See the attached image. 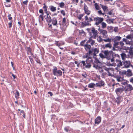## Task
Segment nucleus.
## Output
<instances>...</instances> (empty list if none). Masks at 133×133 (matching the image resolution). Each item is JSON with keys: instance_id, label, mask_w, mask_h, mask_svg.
Here are the masks:
<instances>
[{"instance_id": "f257e3e1", "label": "nucleus", "mask_w": 133, "mask_h": 133, "mask_svg": "<svg viewBox=\"0 0 133 133\" xmlns=\"http://www.w3.org/2000/svg\"><path fill=\"white\" fill-rule=\"evenodd\" d=\"M98 31L96 30L95 28L93 27L91 29V31L89 33L91 36V38L93 37L94 39L96 38V37L98 36Z\"/></svg>"}, {"instance_id": "f03ea898", "label": "nucleus", "mask_w": 133, "mask_h": 133, "mask_svg": "<svg viewBox=\"0 0 133 133\" xmlns=\"http://www.w3.org/2000/svg\"><path fill=\"white\" fill-rule=\"evenodd\" d=\"M53 75L55 76H61L62 75V72L60 70H58L56 67H54L52 70Z\"/></svg>"}, {"instance_id": "7ed1b4c3", "label": "nucleus", "mask_w": 133, "mask_h": 133, "mask_svg": "<svg viewBox=\"0 0 133 133\" xmlns=\"http://www.w3.org/2000/svg\"><path fill=\"white\" fill-rule=\"evenodd\" d=\"M121 37L120 36H116L113 39H112V40L114 42V46L116 47L117 45H119V42L118 41H119L121 39Z\"/></svg>"}, {"instance_id": "20e7f679", "label": "nucleus", "mask_w": 133, "mask_h": 133, "mask_svg": "<svg viewBox=\"0 0 133 133\" xmlns=\"http://www.w3.org/2000/svg\"><path fill=\"white\" fill-rule=\"evenodd\" d=\"M84 48L87 51L89 52V54H91L92 52L93 49L91 48V46L86 44L84 45Z\"/></svg>"}, {"instance_id": "39448f33", "label": "nucleus", "mask_w": 133, "mask_h": 133, "mask_svg": "<svg viewBox=\"0 0 133 133\" xmlns=\"http://www.w3.org/2000/svg\"><path fill=\"white\" fill-rule=\"evenodd\" d=\"M107 65L109 66H115L116 65V64L115 62L114 59H111L110 57V59H107Z\"/></svg>"}, {"instance_id": "423d86ee", "label": "nucleus", "mask_w": 133, "mask_h": 133, "mask_svg": "<svg viewBox=\"0 0 133 133\" xmlns=\"http://www.w3.org/2000/svg\"><path fill=\"white\" fill-rule=\"evenodd\" d=\"M103 53L104 54L105 58H106L107 59H110V57L111 54V51H109L108 50H106L103 52Z\"/></svg>"}, {"instance_id": "0eeeda50", "label": "nucleus", "mask_w": 133, "mask_h": 133, "mask_svg": "<svg viewBox=\"0 0 133 133\" xmlns=\"http://www.w3.org/2000/svg\"><path fill=\"white\" fill-rule=\"evenodd\" d=\"M124 90L125 93L127 91H131L133 90V88L130 84H127L124 88Z\"/></svg>"}, {"instance_id": "6e6552de", "label": "nucleus", "mask_w": 133, "mask_h": 133, "mask_svg": "<svg viewBox=\"0 0 133 133\" xmlns=\"http://www.w3.org/2000/svg\"><path fill=\"white\" fill-rule=\"evenodd\" d=\"M104 19L103 18L96 17L94 18V20L96 21L95 24L98 25L100 23H101L103 21Z\"/></svg>"}, {"instance_id": "1a4fd4ad", "label": "nucleus", "mask_w": 133, "mask_h": 133, "mask_svg": "<svg viewBox=\"0 0 133 133\" xmlns=\"http://www.w3.org/2000/svg\"><path fill=\"white\" fill-rule=\"evenodd\" d=\"M98 30L100 33L104 36V37L105 38L107 36V32L106 30L100 29V28L98 29Z\"/></svg>"}, {"instance_id": "9d476101", "label": "nucleus", "mask_w": 133, "mask_h": 133, "mask_svg": "<svg viewBox=\"0 0 133 133\" xmlns=\"http://www.w3.org/2000/svg\"><path fill=\"white\" fill-rule=\"evenodd\" d=\"M124 90L123 87L122 88H119L116 89L115 91L117 94H121Z\"/></svg>"}, {"instance_id": "9b49d317", "label": "nucleus", "mask_w": 133, "mask_h": 133, "mask_svg": "<svg viewBox=\"0 0 133 133\" xmlns=\"http://www.w3.org/2000/svg\"><path fill=\"white\" fill-rule=\"evenodd\" d=\"M93 67L95 68L96 69L98 70L101 73L103 72V69L101 66L98 65H96L94 64L93 66Z\"/></svg>"}, {"instance_id": "f8f14e48", "label": "nucleus", "mask_w": 133, "mask_h": 133, "mask_svg": "<svg viewBox=\"0 0 133 133\" xmlns=\"http://www.w3.org/2000/svg\"><path fill=\"white\" fill-rule=\"evenodd\" d=\"M130 64L131 63L130 61H124L123 63L124 67L126 68L129 67Z\"/></svg>"}, {"instance_id": "ddd939ff", "label": "nucleus", "mask_w": 133, "mask_h": 133, "mask_svg": "<svg viewBox=\"0 0 133 133\" xmlns=\"http://www.w3.org/2000/svg\"><path fill=\"white\" fill-rule=\"evenodd\" d=\"M115 61L117 63V64H116V65L118 67L120 68L121 66H122L123 64L121 61L119 60L118 59H116Z\"/></svg>"}, {"instance_id": "4468645a", "label": "nucleus", "mask_w": 133, "mask_h": 133, "mask_svg": "<svg viewBox=\"0 0 133 133\" xmlns=\"http://www.w3.org/2000/svg\"><path fill=\"white\" fill-rule=\"evenodd\" d=\"M84 8L85 13L88 15H89L90 14V11L89 10L87 6L85 4H84Z\"/></svg>"}, {"instance_id": "2eb2a0df", "label": "nucleus", "mask_w": 133, "mask_h": 133, "mask_svg": "<svg viewBox=\"0 0 133 133\" xmlns=\"http://www.w3.org/2000/svg\"><path fill=\"white\" fill-rule=\"evenodd\" d=\"M51 22L52 24L54 26H57V18L55 17H54L52 19Z\"/></svg>"}, {"instance_id": "dca6fc26", "label": "nucleus", "mask_w": 133, "mask_h": 133, "mask_svg": "<svg viewBox=\"0 0 133 133\" xmlns=\"http://www.w3.org/2000/svg\"><path fill=\"white\" fill-rule=\"evenodd\" d=\"M47 14V17L45 18L46 21L50 23L51 22L52 19L50 15H49V13L46 14Z\"/></svg>"}, {"instance_id": "f3484780", "label": "nucleus", "mask_w": 133, "mask_h": 133, "mask_svg": "<svg viewBox=\"0 0 133 133\" xmlns=\"http://www.w3.org/2000/svg\"><path fill=\"white\" fill-rule=\"evenodd\" d=\"M94 62L96 64H95L96 65H98L99 66L101 65V63L97 58H95Z\"/></svg>"}, {"instance_id": "a211bd4d", "label": "nucleus", "mask_w": 133, "mask_h": 133, "mask_svg": "<svg viewBox=\"0 0 133 133\" xmlns=\"http://www.w3.org/2000/svg\"><path fill=\"white\" fill-rule=\"evenodd\" d=\"M127 75L128 77H130L132 76L133 74L132 73L131 70L130 69L127 70Z\"/></svg>"}, {"instance_id": "6ab92c4d", "label": "nucleus", "mask_w": 133, "mask_h": 133, "mask_svg": "<svg viewBox=\"0 0 133 133\" xmlns=\"http://www.w3.org/2000/svg\"><path fill=\"white\" fill-rule=\"evenodd\" d=\"M91 38H92L90 37L89 38V40L87 41V42L86 43L87 44H88V43H90V42H91L90 44L91 45H93L94 44L95 41L94 40H92Z\"/></svg>"}, {"instance_id": "aec40b11", "label": "nucleus", "mask_w": 133, "mask_h": 133, "mask_svg": "<svg viewBox=\"0 0 133 133\" xmlns=\"http://www.w3.org/2000/svg\"><path fill=\"white\" fill-rule=\"evenodd\" d=\"M93 51L94 52L93 54L94 56H96V54L98 53L99 50L98 48H95L93 49L92 52Z\"/></svg>"}, {"instance_id": "412c9836", "label": "nucleus", "mask_w": 133, "mask_h": 133, "mask_svg": "<svg viewBox=\"0 0 133 133\" xmlns=\"http://www.w3.org/2000/svg\"><path fill=\"white\" fill-rule=\"evenodd\" d=\"M101 121V118L100 117H97L95 119V123L97 124H98Z\"/></svg>"}, {"instance_id": "4be33fe9", "label": "nucleus", "mask_w": 133, "mask_h": 133, "mask_svg": "<svg viewBox=\"0 0 133 133\" xmlns=\"http://www.w3.org/2000/svg\"><path fill=\"white\" fill-rule=\"evenodd\" d=\"M112 46L111 44L110 43H109L103 45L104 48H109L110 49L111 48Z\"/></svg>"}, {"instance_id": "5701e85b", "label": "nucleus", "mask_w": 133, "mask_h": 133, "mask_svg": "<svg viewBox=\"0 0 133 133\" xmlns=\"http://www.w3.org/2000/svg\"><path fill=\"white\" fill-rule=\"evenodd\" d=\"M116 78L118 82H121L124 78L123 77H121L120 76H117L116 77Z\"/></svg>"}, {"instance_id": "b1692460", "label": "nucleus", "mask_w": 133, "mask_h": 133, "mask_svg": "<svg viewBox=\"0 0 133 133\" xmlns=\"http://www.w3.org/2000/svg\"><path fill=\"white\" fill-rule=\"evenodd\" d=\"M100 5L104 12H105L108 9V7L101 4H100Z\"/></svg>"}, {"instance_id": "393cba45", "label": "nucleus", "mask_w": 133, "mask_h": 133, "mask_svg": "<svg viewBox=\"0 0 133 133\" xmlns=\"http://www.w3.org/2000/svg\"><path fill=\"white\" fill-rule=\"evenodd\" d=\"M127 71L125 70H122L119 71V74L120 75L123 76L127 74Z\"/></svg>"}, {"instance_id": "a878e982", "label": "nucleus", "mask_w": 133, "mask_h": 133, "mask_svg": "<svg viewBox=\"0 0 133 133\" xmlns=\"http://www.w3.org/2000/svg\"><path fill=\"white\" fill-rule=\"evenodd\" d=\"M129 81L127 80L124 79L123 78L122 81H121V84L123 85H127Z\"/></svg>"}, {"instance_id": "bb28decb", "label": "nucleus", "mask_w": 133, "mask_h": 133, "mask_svg": "<svg viewBox=\"0 0 133 133\" xmlns=\"http://www.w3.org/2000/svg\"><path fill=\"white\" fill-rule=\"evenodd\" d=\"M92 57H89L88 59L86 60V62L90 63L92 62L93 60L92 59Z\"/></svg>"}, {"instance_id": "cd10ccee", "label": "nucleus", "mask_w": 133, "mask_h": 133, "mask_svg": "<svg viewBox=\"0 0 133 133\" xmlns=\"http://www.w3.org/2000/svg\"><path fill=\"white\" fill-rule=\"evenodd\" d=\"M14 91L15 92V97L17 99L19 98V93L18 91L16 90Z\"/></svg>"}, {"instance_id": "c85d7f7f", "label": "nucleus", "mask_w": 133, "mask_h": 133, "mask_svg": "<svg viewBox=\"0 0 133 133\" xmlns=\"http://www.w3.org/2000/svg\"><path fill=\"white\" fill-rule=\"evenodd\" d=\"M95 86V84L94 83H91L89 84L88 85V87L89 88H93Z\"/></svg>"}, {"instance_id": "c756f323", "label": "nucleus", "mask_w": 133, "mask_h": 133, "mask_svg": "<svg viewBox=\"0 0 133 133\" xmlns=\"http://www.w3.org/2000/svg\"><path fill=\"white\" fill-rule=\"evenodd\" d=\"M114 20V19H108L106 20V21L107 22L109 23L110 24L111 23H113V21Z\"/></svg>"}, {"instance_id": "7c9ffc66", "label": "nucleus", "mask_w": 133, "mask_h": 133, "mask_svg": "<svg viewBox=\"0 0 133 133\" xmlns=\"http://www.w3.org/2000/svg\"><path fill=\"white\" fill-rule=\"evenodd\" d=\"M119 44L121 46L119 47L120 48L122 49H124L123 47L124 45V43L123 42V41H121L120 42H119Z\"/></svg>"}, {"instance_id": "2f4dec72", "label": "nucleus", "mask_w": 133, "mask_h": 133, "mask_svg": "<svg viewBox=\"0 0 133 133\" xmlns=\"http://www.w3.org/2000/svg\"><path fill=\"white\" fill-rule=\"evenodd\" d=\"M94 6L96 10H99L100 9L99 6L97 3H95L94 4Z\"/></svg>"}, {"instance_id": "473e14b6", "label": "nucleus", "mask_w": 133, "mask_h": 133, "mask_svg": "<svg viewBox=\"0 0 133 133\" xmlns=\"http://www.w3.org/2000/svg\"><path fill=\"white\" fill-rule=\"evenodd\" d=\"M87 65H86L85 67L86 68H90L91 66V65L90 64V63H89L88 62H86Z\"/></svg>"}, {"instance_id": "72a5a7b5", "label": "nucleus", "mask_w": 133, "mask_h": 133, "mask_svg": "<svg viewBox=\"0 0 133 133\" xmlns=\"http://www.w3.org/2000/svg\"><path fill=\"white\" fill-rule=\"evenodd\" d=\"M129 53L130 55L132 56H133V48H130Z\"/></svg>"}, {"instance_id": "f704fd0d", "label": "nucleus", "mask_w": 133, "mask_h": 133, "mask_svg": "<svg viewBox=\"0 0 133 133\" xmlns=\"http://www.w3.org/2000/svg\"><path fill=\"white\" fill-rule=\"evenodd\" d=\"M51 10L52 12H54L56 10V8L52 6L50 7Z\"/></svg>"}, {"instance_id": "c9c22d12", "label": "nucleus", "mask_w": 133, "mask_h": 133, "mask_svg": "<svg viewBox=\"0 0 133 133\" xmlns=\"http://www.w3.org/2000/svg\"><path fill=\"white\" fill-rule=\"evenodd\" d=\"M121 56L122 59L123 60H124L125 58L126 57V54L124 53H122L121 54Z\"/></svg>"}, {"instance_id": "e433bc0d", "label": "nucleus", "mask_w": 133, "mask_h": 133, "mask_svg": "<svg viewBox=\"0 0 133 133\" xmlns=\"http://www.w3.org/2000/svg\"><path fill=\"white\" fill-rule=\"evenodd\" d=\"M44 6L43 7V8L44 9V11L45 12L46 14L49 13L47 11V7L46 6L45 4L44 3Z\"/></svg>"}, {"instance_id": "4c0bfd02", "label": "nucleus", "mask_w": 133, "mask_h": 133, "mask_svg": "<svg viewBox=\"0 0 133 133\" xmlns=\"http://www.w3.org/2000/svg\"><path fill=\"white\" fill-rule=\"evenodd\" d=\"M57 4L59 5V6L62 8H63L65 5V4L63 2H62L59 3H57Z\"/></svg>"}, {"instance_id": "58836bf2", "label": "nucleus", "mask_w": 133, "mask_h": 133, "mask_svg": "<svg viewBox=\"0 0 133 133\" xmlns=\"http://www.w3.org/2000/svg\"><path fill=\"white\" fill-rule=\"evenodd\" d=\"M62 24L64 26H65L66 25V20L65 18H63L62 21Z\"/></svg>"}, {"instance_id": "ea45409f", "label": "nucleus", "mask_w": 133, "mask_h": 133, "mask_svg": "<svg viewBox=\"0 0 133 133\" xmlns=\"http://www.w3.org/2000/svg\"><path fill=\"white\" fill-rule=\"evenodd\" d=\"M103 41L104 42H108L110 43L111 42V39H110L109 38H108L106 39H103Z\"/></svg>"}, {"instance_id": "a19ab883", "label": "nucleus", "mask_w": 133, "mask_h": 133, "mask_svg": "<svg viewBox=\"0 0 133 133\" xmlns=\"http://www.w3.org/2000/svg\"><path fill=\"white\" fill-rule=\"evenodd\" d=\"M84 16L83 14H80L77 16V18L81 20L82 17Z\"/></svg>"}, {"instance_id": "79ce46f5", "label": "nucleus", "mask_w": 133, "mask_h": 133, "mask_svg": "<svg viewBox=\"0 0 133 133\" xmlns=\"http://www.w3.org/2000/svg\"><path fill=\"white\" fill-rule=\"evenodd\" d=\"M102 27L103 28H105L106 26V24L104 22L102 23Z\"/></svg>"}, {"instance_id": "37998d69", "label": "nucleus", "mask_w": 133, "mask_h": 133, "mask_svg": "<svg viewBox=\"0 0 133 133\" xmlns=\"http://www.w3.org/2000/svg\"><path fill=\"white\" fill-rule=\"evenodd\" d=\"M103 39L100 36H99L97 38V40L99 42H102L103 41Z\"/></svg>"}, {"instance_id": "c03bdc74", "label": "nucleus", "mask_w": 133, "mask_h": 133, "mask_svg": "<svg viewBox=\"0 0 133 133\" xmlns=\"http://www.w3.org/2000/svg\"><path fill=\"white\" fill-rule=\"evenodd\" d=\"M20 112L21 113V115H22V116L24 118H25V115L24 114V111L23 110H21V111H20Z\"/></svg>"}, {"instance_id": "a18cd8bd", "label": "nucleus", "mask_w": 133, "mask_h": 133, "mask_svg": "<svg viewBox=\"0 0 133 133\" xmlns=\"http://www.w3.org/2000/svg\"><path fill=\"white\" fill-rule=\"evenodd\" d=\"M43 14H41L40 15L39 17V21H40V19L41 18L42 19V21H43Z\"/></svg>"}, {"instance_id": "49530a36", "label": "nucleus", "mask_w": 133, "mask_h": 133, "mask_svg": "<svg viewBox=\"0 0 133 133\" xmlns=\"http://www.w3.org/2000/svg\"><path fill=\"white\" fill-rule=\"evenodd\" d=\"M93 21L92 18L90 17L89 19V20L88 21V23H87L86 24V25H88L89 24V22H90L91 21Z\"/></svg>"}, {"instance_id": "de8ad7c7", "label": "nucleus", "mask_w": 133, "mask_h": 133, "mask_svg": "<svg viewBox=\"0 0 133 133\" xmlns=\"http://www.w3.org/2000/svg\"><path fill=\"white\" fill-rule=\"evenodd\" d=\"M99 56L102 59L105 58V57L104 55H103L102 53H100L99 54Z\"/></svg>"}, {"instance_id": "09e8293b", "label": "nucleus", "mask_w": 133, "mask_h": 133, "mask_svg": "<svg viewBox=\"0 0 133 133\" xmlns=\"http://www.w3.org/2000/svg\"><path fill=\"white\" fill-rule=\"evenodd\" d=\"M119 48V46H118V45H117V46L116 47H115V46H114V44H113V47L112 48V50L114 51L116 50H116L115 49L116 48L118 49Z\"/></svg>"}, {"instance_id": "8fccbe9b", "label": "nucleus", "mask_w": 133, "mask_h": 133, "mask_svg": "<svg viewBox=\"0 0 133 133\" xmlns=\"http://www.w3.org/2000/svg\"><path fill=\"white\" fill-rule=\"evenodd\" d=\"M117 100L116 101V102L118 104H119L120 103V100L121 99V98L120 97H118L117 98Z\"/></svg>"}, {"instance_id": "3c124183", "label": "nucleus", "mask_w": 133, "mask_h": 133, "mask_svg": "<svg viewBox=\"0 0 133 133\" xmlns=\"http://www.w3.org/2000/svg\"><path fill=\"white\" fill-rule=\"evenodd\" d=\"M98 13L100 15H104V13H102L101 10L98 11Z\"/></svg>"}, {"instance_id": "603ef678", "label": "nucleus", "mask_w": 133, "mask_h": 133, "mask_svg": "<svg viewBox=\"0 0 133 133\" xmlns=\"http://www.w3.org/2000/svg\"><path fill=\"white\" fill-rule=\"evenodd\" d=\"M104 69L106 71H107V72L109 71V70H111V68H107L106 67H105V68H104Z\"/></svg>"}, {"instance_id": "864d4df0", "label": "nucleus", "mask_w": 133, "mask_h": 133, "mask_svg": "<svg viewBox=\"0 0 133 133\" xmlns=\"http://www.w3.org/2000/svg\"><path fill=\"white\" fill-rule=\"evenodd\" d=\"M12 21H11L10 23H8V24L9 25V28H10L11 27L12 25Z\"/></svg>"}, {"instance_id": "5fc2aeb1", "label": "nucleus", "mask_w": 133, "mask_h": 133, "mask_svg": "<svg viewBox=\"0 0 133 133\" xmlns=\"http://www.w3.org/2000/svg\"><path fill=\"white\" fill-rule=\"evenodd\" d=\"M11 14H9L8 15V19L10 20H12V18L11 17Z\"/></svg>"}, {"instance_id": "6e6d98bb", "label": "nucleus", "mask_w": 133, "mask_h": 133, "mask_svg": "<svg viewBox=\"0 0 133 133\" xmlns=\"http://www.w3.org/2000/svg\"><path fill=\"white\" fill-rule=\"evenodd\" d=\"M61 12L64 16H65V14L64 10H62L61 11Z\"/></svg>"}, {"instance_id": "4d7b16f0", "label": "nucleus", "mask_w": 133, "mask_h": 133, "mask_svg": "<svg viewBox=\"0 0 133 133\" xmlns=\"http://www.w3.org/2000/svg\"><path fill=\"white\" fill-rule=\"evenodd\" d=\"M115 56H114V54H112V55L111 58V59H114V61H115Z\"/></svg>"}, {"instance_id": "13d9d810", "label": "nucleus", "mask_w": 133, "mask_h": 133, "mask_svg": "<svg viewBox=\"0 0 133 133\" xmlns=\"http://www.w3.org/2000/svg\"><path fill=\"white\" fill-rule=\"evenodd\" d=\"M81 62L82 64L83 65V66H85V65H86V63L85 62V61H81Z\"/></svg>"}, {"instance_id": "bf43d9fd", "label": "nucleus", "mask_w": 133, "mask_h": 133, "mask_svg": "<svg viewBox=\"0 0 133 133\" xmlns=\"http://www.w3.org/2000/svg\"><path fill=\"white\" fill-rule=\"evenodd\" d=\"M110 131L111 133H113L114 132L115 130L113 128H111L110 130Z\"/></svg>"}, {"instance_id": "052dcab7", "label": "nucleus", "mask_w": 133, "mask_h": 133, "mask_svg": "<svg viewBox=\"0 0 133 133\" xmlns=\"http://www.w3.org/2000/svg\"><path fill=\"white\" fill-rule=\"evenodd\" d=\"M91 54H89V52H88L86 54H85V57L86 58H88V56H90Z\"/></svg>"}, {"instance_id": "680f3d73", "label": "nucleus", "mask_w": 133, "mask_h": 133, "mask_svg": "<svg viewBox=\"0 0 133 133\" xmlns=\"http://www.w3.org/2000/svg\"><path fill=\"white\" fill-rule=\"evenodd\" d=\"M28 2V0H26L25 1L23 2V3L25 5H27Z\"/></svg>"}, {"instance_id": "e2e57ef3", "label": "nucleus", "mask_w": 133, "mask_h": 133, "mask_svg": "<svg viewBox=\"0 0 133 133\" xmlns=\"http://www.w3.org/2000/svg\"><path fill=\"white\" fill-rule=\"evenodd\" d=\"M85 21H87V23H88V21L89 20V19L88 18V17L87 16H86L85 17Z\"/></svg>"}, {"instance_id": "0e129e2a", "label": "nucleus", "mask_w": 133, "mask_h": 133, "mask_svg": "<svg viewBox=\"0 0 133 133\" xmlns=\"http://www.w3.org/2000/svg\"><path fill=\"white\" fill-rule=\"evenodd\" d=\"M39 12L40 13H41L42 14H43V10L42 9H40L39 10Z\"/></svg>"}, {"instance_id": "69168bd1", "label": "nucleus", "mask_w": 133, "mask_h": 133, "mask_svg": "<svg viewBox=\"0 0 133 133\" xmlns=\"http://www.w3.org/2000/svg\"><path fill=\"white\" fill-rule=\"evenodd\" d=\"M118 30V28L117 27H115L114 28V30L115 32H117Z\"/></svg>"}, {"instance_id": "338daca9", "label": "nucleus", "mask_w": 133, "mask_h": 133, "mask_svg": "<svg viewBox=\"0 0 133 133\" xmlns=\"http://www.w3.org/2000/svg\"><path fill=\"white\" fill-rule=\"evenodd\" d=\"M130 82L133 84V77L131 78L129 80Z\"/></svg>"}, {"instance_id": "774afa93", "label": "nucleus", "mask_w": 133, "mask_h": 133, "mask_svg": "<svg viewBox=\"0 0 133 133\" xmlns=\"http://www.w3.org/2000/svg\"><path fill=\"white\" fill-rule=\"evenodd\" d=\"M132 34H130V35L131 36V38L133 39V30L132 31Z\"/></svg>"}]
</instances>
